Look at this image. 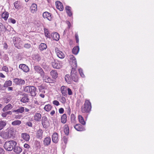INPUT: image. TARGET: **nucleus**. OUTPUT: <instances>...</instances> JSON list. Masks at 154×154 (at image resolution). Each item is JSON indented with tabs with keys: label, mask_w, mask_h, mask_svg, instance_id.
Listing matches in <instances>:
<instances>
[{
	"label": "nucleus",
	"mask_w": 154,
	"mask_h": 154,
	"mask_svg": "<svg viewBox=\"0 0 154 154\" xmlns=\"http://www.w3.org/2000/svg\"><path fill=\"white\" fill-rule=\"evenodd\" d=\"M91 109V103L88 100H86L85 103L81 108L82 112L83 113H87L90 112Z\"/></svg>",
	"instance_id": "1"
},
{
	"label": "nucleus",
	"mask_w": 154,
	"mask_h": 154,
	"mask_svg": "<svg viewBox=\"0 0 154 154\" xmlns=\"http://www.w3.org/2000/svg\"><path fill=\"white\" fill-rule=\"evenodd\" d=\"M17 143L14 140H11L6 142L4 144V148L8 151H11L16 146Z\"/></svg>",
	"instance_id": "2"
},
{
	"label": "nucleus",
	"mask_w": 154,
	"mask_h": 154,
	"mask_svg": "<svg viewBox=\"0 0 154 154\" xmlns=\"http://www.w3.org/2000/svg\"><path fill=\"white\" fill-rule=\"evenodd\" d=\"M36 88L33 86H28L24 88V91L26 92L29 93L31 96H35L36 94Z\"/></svg>",
	"instance_id": "3"
},
{
	"label": "nucleus",
	"mask_w": 154,
	"mask_h": 154,
	"mask_svg": "<svg viewBox=\"0 0 154 154\" xmlns=\"http://www.w3.org/2000/svg\"><path fill=\"white\" fill-rule=\"evenodd\" d=\"M71 75L72 80L74 81L77 82L78 81V75H77V72L75 70V69L73 68H72L71 73Z\"/></svg>",
	"instance_id": "4"
},
{
	"label": "nucleus",
	"mask_w": 154,
	"mask_h": 154,
	"mask_svg": "<svg viewBox=\"0 0 154 154\" xmlns=\"http://www.w3.org/2000/svg\"><path fill=\"white\" fill-rule=\"evenodd\" d=\"M63 63L62 62L58 60H54L52 63V65L54 68L59 69L62 66Z\"/></svg>",
	"instance_id": "5"
},
{
	"label": "nucleus",
	"mask_w": 154,
	"mask_h": 154,
	"mask_svg": "<svg viewBox=\"0 0 154 154\" xmlns=\"http://www.w3.org/2000/svg\"><path fill=\"white\" fill-rule=\"evenodd\" d=\"M42 123L44 128H47L49 126V123L48 121L47 118L45 116H44L42 117Z\"/></svg>",
	"instance_id": "6"
},
{
	"label": "nucleus",
	"mask_w": 154,
	"mask_h": 154,
	"mask_svg": "<svg viewBox=\"0 0 154 154\" xmlns=\"http://www.w3.org/2000/svg\"><path fill=\"white\" fill-rule=\"evenodd\" d=\"M37 9V5L35 3H32L30 7L29 10L31 13L34 14L36 13Z\"/></svg>",
	"instance_id": "7"
},
{
	"label": "nucleus",
	"mask_w": 154,
	"mask_h": 154,
	"mask_svg": "<svg viewBox=\"0 0 154 154\" xmlns=\"http://www.w3.org/2000/svg\"><path fill=\"white\" fill-rule=\"evenodd\" d=\"M55 51L57 56L61 59H63L65 57V55L61 51H60L57 48H55Z\"/></svg>",
	"instance_id": "8"
},
{
	"label": "nucleus",
	"mask_w": 154,
	"mask_h": 154,
	"mask_svg": "<svg viewBox=\"0 0 154 154\" xmlns=\"http://www.w3.org/2000/svg\"><path fill=\"white\" fill-rule=\"evenodd\" d=\"M19 68L26 72H29V69L28 66L25 64H20L19 66Z\"/></svg>",
	"instance_id": "9"
},
{
	"label": "nucleus",
	"mask_w": 154,
	"mask_h": 154,
	"mask_svg": "<svg viewBox=\"0 0 154 154\" xmlns=\"http://www.w3.org/2000/svg\"><path fill=\"white\" fill-rule=\"evenodd\" d=\"M42 76H41L43 78L44 81L47 83H51L52 82V80L49 76L46 74H43Z\"/></svg>",
	"instance_id": "10"
},
{
	"label": "nucleus",
	"mask_w": 154,
	"mask_h": 154,
	"mask_svg": "<svg viewBox=\"0 0 154 154\" xmlns=\"http://www.w3.org/2000/svg\"><path fill=\"white\" fill-rule=\"evenodd\" d=\"M14 82L16 85H23L25 83V81L24 80L19 79L18 78H15L14 79Z\"/></svg>",
	"instance_id": "11"
},
{
	"label": "nucleus",
	"mask_w": 154,
	"mask_h": 154,
	"mask_svg": "<svg viewBox=\"0 0 154 154\" xmlns=\"http://www.w3.org/2000/svg\"><path fill=\"white\" fill-rule=\"evenodd\" d=\"M34 69L36 72L40 74L41 76H42V75L44 74L43 69L40 66H35L34 67Z\"/></svg>",
	"instance_id": "12"
},
{
	"label": "nucleus",
	"mask_w": 154,
	"mask_h": 154,
	"mask_svg": "<svg viewBox=\"0 0 154 154\" xmlns=\"http://www.w3.org/2000/svg\"><path fill=\"white\" fill-rule=\"evenodd\" d=\"M69 57L70 62H72L74 64L73 65V66L74 67H76L77 66V63L75 57L73 55H71L69 56Z\"/></svg>",
	"instance_id": "13"
},
{
	"label": "nucleus",
	"mask_w": 154,
	"mask_h": 154,
	"mask_svg": "<svg viewBox=\"0 0 154 154\" xmlns=\"http://www.w3.org/2000/svg\"><path fill=\"white\" fill-rule=\"evenodd\" d=\"M43 16L44 18H46L49 20H51L52 19L51 14L47 12H44L43 14Z\"/></svg>",
	"instance_id": "14"
},
{
	"label": "nucleus",
	"mask_w": 154,
	"mask_h": 154,
	"mask_svg": "<svg viewBox=\"0 0 154 154\" xmlns=\"http://www.w3.org/2000/svg\"><path fill=\"white\" fill-rule=\"evenodd\" d=\"M52 138L54 143H57L59 140L58 134L56 133H54L52 135Z\"/></svg>",
	"instance_id": "15"
},
{
	"label": "nucleus",
	"mask_w": 154,
	"mask_h": 154,
	"mask_svg": "<svg viewBox=\"0 0 154 154\" xmlns=\"http://www.w3.org/2000/svg\"><path fill=\"white\" fill-rule=\"evenodd\" d=\"M8 132L11 138L14 136L16 133V131L14 129L11 128L8 130Z\"/></svg>",
	"instance_id": "16"
},
{
	"label": "nucleus",
	"mask_w": 154,
	"mask_h": 154,
	"mask_svg": "<svg viewBox=\"0 0 154 154\" xmlns=\"http://www.w3.org/2000/svg\"><path fill=\"white\" fill-rule=\"evenodd\" d=\"M56 6L57 8L60 11H62L63 7L62 3L60 1H57L56 2Z\"/></svg>",
	"instance_id": "17"
},
{
	"label": "nucleus",
	"mask_w": 154,
	"mask_h": 154,
	"mask_svg": "<svg viewBox=\"0 0 154 154\" xmlns=\"http://www.w3.org/2000/svg\"><path fill=\"white\" fill-rule=\"evenodd\" d=\"M51 36L52 38L56 41H58L60 38L59 35L57 32H54L52 33Z\"/></svg>",
	"instance_id": "18"
},
{
	"label": "nucleus",
	"mask_w": 154,
	"mask_h": 154,
	"mask_svg": "<svg viewBox=\"0 0 154 154\" xmlns=\"http://www.w3.org/2000/svg\"><path fill=\"white\" fill-rule=\"evenodd\" d=\"M21 136L22 138L26 141H28L29 139V136L26 133H22Z\"/></svg>",
	"instance_id": "19"
},
{
	"label": "nucleus",
	"mask_w": 154,
	"mask_h": 154,
	"mask_svg": "<svg viewBox=\"0 0 154 154\" xmlns=\"http://www.w3.org/2000/svg\"><path fill=\"white\" fill-rule=\"evenodd\" d=\"M75 128L78 131H82L84 130V128L80 124H76L74 126Z\"/></svg>",
	"instance_id": "20"
},
{
	"label": "nucleus",
	"mask_w": 154,
	"mask_h": 154,
	"mask_svg": "<svg viewBox=\"0 0 154 154\" xmlns=\"http://www.w3.org/2000/svg\"><path fill=\"white\" fill-rule=\"evenodd\" d=\"M42 117L41 114L39 113H36L34 116V120L35 121H40Z\"/></svg>",
	"instance_id": "21"
},
{
	"label": "nucleus",
	"mask_w": 154,
	"mask_h": 154,
	"mask_svg": "<svg viewBox=\"0 0 154 154\" xmlns=\"http://www.w3.org/2000/svg\"><path fill=\"white\" fill-rule=\"evenodd\" d=\"M43 131L41 129H39L37 132L36 134V136L38 138L41 139L42 137Z\"/></svg>",
	"instance_id": "22"
},
{
	"label": "nucleus",
	"mask_w": 154,
	"mask_h": 154,
	"mask_svg": "<svg viewBox=\"0 0 154 154\" xmlns=\"http://www.w3.org/2000/svg\"><path fill=\"white\" fill-rule=\"evenodd\" d=\"M51 141L50 138L49 137H46L44 140V144L45 146H48L50 144Z\"/></svg>",
	"instance_id": "23"
},
{
	"label": "nucleus",
	"mask_w": 154,
	"mask_h": 154,
	"mask_svg": "<svg viewBox=\"0 0 154 154\" xmlns=\"http://www.w3.org/2000/svg\"><path fill=\"white\" fill-rule=\"evenodd\" d=\"M68 88L65 86H62L61 88V91L62 94L64 96L66 94Z\"/></svg>",
	"instance_id": "24"
},
{
	"label": "nucleus",
	"mask_w": 154,
	"mask_h": 154,
	"mask_svg": "<svg viewBox=\"0 0 154 154\" xmlns=\"http://www.w3.org/2000/svg\"><path fill=\"white\" fill-rule=\"evenodd\" d=\"M65 79L66 82L69 84L71 83L72 80L69 75V74L66 75L65 77Z\"/></svg>",
	"instance_id": "25"
},
{
	"label": "nucleus",
	"mask_w": 154,
	"mask_h": 154,
	"mask_svg": "<svg viewBox=\"0 0 154 154\" xmlns=\"http://www.w3.org/2000/svg\"><path fill=\"white\" fill-rule=\"evenodd\" d=\"M24 107H20L17 110H14L13 111V112H16L17 113H22L24 112Z\"/></svg>",
	"instance_id": "26"
},
{
	"label": "nucleus",
	"mask_w": 154,
	"mask_h": 154,
	"mask_svg": "<svg viewBox=\"0 0 154 154\" xmlns=\"http://www.w3.org/2000/svg\"><path fill=\"white\" fill-rule=\"evenodd\" d=\"M29 100L27 95L25 94L24 95L23 97L21 98L20 100L22 102L25 103L28 102Z\"/></svg>",
	"instance_id": "27"
},
{
	"label": "nucleus",
	"mask_w": 154,
	"mask_h": 154,
	"mask_svg": "<svg viewBox=\"0 0 154 154\" xmlns=\"http://www.w3.org/2000/svg\"><path fill=\"white\" fill-rule=\"evenodd\" d=\"M12 108V106L10 104H9L6 106L2 110L3 112H5L8 110L11 109Z\"/></svg>",
	"instance_id": "28"
},
{
	"label": "nucleus",
	"mask_w": 154,
	"mask_h": 154,
	"mask_svg": "<svg viewBox=\"0 0 154 154\" xmlns=\"http://www.w3.org/2000/svg\"><path fill=\"white\" fill-rule=\"evenodd\" d=\"M13 149L14 151L17 154L20 153L22 150V149L19 146L15 147Z\"/></svg>",
	"instance_id": "29"
},
{
	"label": "nucleus",
	"mask_w": 154,
	"mask_h": 154,
	"mask_svg": "<svg viewBox=\"0 0 154 154\" xmlns=\"http://www.w3.org/2000/svg\"><path fill=\"white\" fill-rule=\"evenodd\" d=\"M79 47L78 46L75 47L72 50V52L74 54L76 55L77 54L79 51Z\"/></svg>",
	"instance_id": "30"
},
{
	"label": "nucleus",
	"mask_w": 154,
	"mask_h": 154,
	"mask_svg": "<svg viewBox=\"0 0 154 154\" xmlns=\"http://www.w3.org/2000/svg\"><path fill=\"white\" fill-rule=\"evenodd\" d=\"M66 114H63L61 117V122L65 124L66 122Z\"/></svg>",
	"instance_id": "31"
},
{
	"label": "nucleus",
	"mask_w": 154,
	"mask_h": 154,
	"mask_svg": "<svg viewBox=\"0 0 154 154\" xmlns=\"http://www.w3.org/2000/svg\"><path fill=\"white\" fill-rule=\"evenodd\" d=\"M65 9L66 11V12L68 15L69 16H71L72 13L71 11V8L69 6H66V7Z\"/></svg>",
	"instance_id": "32"
},
{
	"label": "nucleus",
	"mask_w": 154,
	"mask_h": 154,
	"mask_svg": "<svg viewBox=\"0 0 154 154\" xmlns=\"http://www.w3.org/2000/svg\"><path fill=\"white\" fill-rule=\"evenodd\" d=\"M8 132L7 131L5 132L2 133L1 134V136L4 138L8 139L10 138Z\"/></svg>",
	"instance_id": "33"
},
{
	"label": "nucleus",
	"mask_w": 154,
	"mask_h": 154,
	"mask_svg": "<svg viewBox=\"0 0 154 154\" xmlns=\"http://www.w3.org/2000/svg\"><path fill=\"white\" fill-rule=\"evenodd\" d=\"M50 74L52 77L54 79L56 78L57 77V73L55 70L51 71L50 72Z\"/></svg>",
	"instance_id": "34"
},
{
	"label": "nucleus",
	"mask_w": 154,
	"mask_h": 154,
	"mask_svg": "<svg viewBox=\"0 0 154 154\" xmlns=\"http://www.w3.org/2000/svg\"><path fill=\"white\" fill-rule=\"evenodd\" d=\"M8 14L7 12H3L2 15V17L5 20H6L8 19Z\"/></svg>",
	"instance_id": "35"
},
{
	"label": "nucleus",
	"mask_w": 154,
	"mask_h": 154,
	"mask_svg": "<svg viewBox=\"0 0 154 154\" xmlns=\"http://www.w3.org/2000/svg\"><path fill=\"white\" fill-rule=\"evenodd\" d=\"M78 119L79 122L82 124L85 125V122L84 120L83 117L81 115H79L78 116Z\"/></svg>",
	"instance_id": "36"
},
{
	"label": "nucleus",
	"mask_w": 154,
	"mask_h": 154,
	"mask_svg": "<svg viewBox=\"0 0 154 154\" xmlns=\"http://www.w3.org/2000/svg\"><path fill=\"white\" fill-rule=\"evenodd\" d=\"M52 106L48 104L45 106L44 109L46 111L49 112L52 109Z\"/></svg>",
	"instance_id": "37"
},
{
	"label": "nucleus",
	"mask_w": 154,
	"mask_h": 154,
	"mask_svg": "<svg viewBox=\"0 0 154 154\" xmlns=\"http://www.w3.org/2000/svg\"><path fill=\"white\" fill-rule=\"evenodd\" d=\"M75 116L74 114H72L71 115V123L75 124L76 122Z\"/></svg>",
	"instance_id": "38"
},
{
	"label": "nucleus",
	"mask_w": 154,
	"mask_h": 154,
	"mask_svg": "<svg viewBox=\"0 0 154 154\" xmlns=\"http://www.w3.org/2000/svg\"><path fill=\"white\" fill-rule=\"evenodd\" d=\"M6 122L5 121H0V130H2L6 125Z\"/></svg>",
	"instance_id": "39"
},
{
	"label": "nucleus",
	"mask_w": 154,
	"mask_h": 154,
	"mask_svg": "<svg viewBox=\"0 0 154 154\" xmlns=\"http://www.w3.org/2000/svg\"><path fill=\"white\" fill-rule=\"evenodd\" d=\"M12 84V82L11 81L9 80L6 81L4 85V87H8L11 86Z\"/></svg>",
	"instance_id": "40"
},
{
	"label": "nucleus",
	"mask_w": 154,
	"mask_h": 154,
	"mask_svg": "<svg viewBox=\"0 0 154 154\" xmlns=\"http://www.w3.org/2000/svg\"><path fill=\"white\" fill-rule=\"evenodd\" d=\"M47 48L46 45L44 43L41 44L39 46V49L41 51H43Z\"/></svg>",
	"instance_id": "41"
},
{
	"label": "nucleus",
	"mask_w": 154,
	"mask_h": 154,
	"mask_svg": "<svg viewBox=\"0 0 154 154\" xmlns=\"http://www.w3.org/2000/svg\"><path fill=\"white\" fill-rule=\"evenodd\" d=\"M64 132L66 135H68L69 133V128L68 126L65 125L64 129Z\"/></svg>",
	"instance_id": "42"
},
{
	"label": "nucleus",
	"mask_w": 154,
	"mask_h": 154,
	"mask_svg": "<svg viewBox=\"0 0 154 154\" xmlns=\"http://www.w3.org/2000/svg\"><path fill=\"white\" fill-rule=\"evenodd\" d=\"M44 31L45 36L47 38H50V35L48 29L44 28Z\"/></svg>",
	"instance_id": "43"
},
{
	"label": "nucleus",
	"mask_w": 154,
	"mask_h": 154,
	"mask_svg": "<svg viewBox=\"0 0 154 154\" xmlns=\"http://www.w3.org/2000/svg\"><path fill=\"white\" fill-rule=\"evenodd\" d=\"M21 123V121L20 120H16L12 122V124L13 125H20Z\"/></svg>",
	"instance_id": "44"
},
{
	"label": "nucleus",
	"mask_w": 154,
	"mask_h": 154,
	"mask_svg": "<svg viewBox=\"0 0 154 154\" xmlns=\"http://www.w3.org/2000/svg\"><path fill=\"white\" fill-rule=\"evenodd\" d=\"M14 5L16 9H19L20 8V6L19 5V2L18 1H16L14 3Z\"/></svg>",
	"instance_id": "45"
},
{
	"label": "nucleus",
	"mask_w": 154,
	"mask_h": 154,
	"mask_svg": "<svg viewBox=\"0 0 154 154\" xmlns=\"http://www.w3.org/2000/svg\"><path fill=\"white\" fill-rule=\"evenodd\" d=\"M14 44H19L21 41L20 38L17 37L15 38V39H14Z\"/></svg>",
	"instance_id": "46"
},
{
	"label": "nucleus",
	"mask_w": 154,
	"mask_h": 154,
	"mask_svg": "<svg viewBox=\"0 0 154 154\" xmlns=\"http://www.w3.org/2000/svg\"><path fill=\"white\" fill-rule=\"evenodd\" d=\"M5 29H6L5 27L1 23H0V32L3 31Z\"/></svg>",
	"instance_id": "47"
},
{
	"label": "nucleus",
	"mask_w": 154,
	"mask_h": 154,
	"mask_svg": "<svg viewBox=\"0 0 154 154\" xmlns=\"http://www.w3.org/2000/svg\"><path fill=\"white\" fill-rule=\"evenodd\" d=\"M79 71L80 76L82 78H84L85 77V75L83 73V70L81 69H79Z\"/></svg>",
	"instance_id": "48"
},
{
	"label": "nucleus",
	"mask_w": 154,
	"mask_h": 154,
	"mask_svg": "<svg viewBox=\"0 0 154 154\" xmlns=\"http://www.w3.org/2000/svg\"><path fill=\"white\" fill-rule=\"evenodd\" d=\"M8 21L9 22L13 24H14L16 23L15 20L11 18H9Z\"/></svg>",
	"instance_id": "49"
},
{
	"label": "nucleus",
	"mask_w": 154,
	"mask_h": 154,
	"mask_svg": "<svg viewBox=\"0 0 154 154\" xmlns=\"http://www.w3.org/2000/svg\"><path fill=\"white\" fill-rule=\"evenodd\" d=\"M2 70L7 72H8V68L6 66H4L2 68Z\"/></svg>",
	"instance_id": "50"
},
{
	"label": "nucleus",
	"mask_w": 154,
	"mask_h": 154,
	"mask_svg": "<svg viewBox=\"0 0 154 154\" xmlns=\"http://www.w3.org/2000/svg\"><path fill=\"white\" fill-rule=\"evenodd\" d=\"M62 140L65 144H66L68 141V139L66 137H64L62 138Z\"/></svg>",
	"instance_id": "51"
},
{
	"label": "nucleus",
	"mask_w": 154,
	"mask_h": 154,
	"mask_svg": "<svg viewBox=\"0 0 154 154\" xmlns=\"http://www.w3.org/2000/svg\"><path fill=\"white\" fill-rule=\"evenodd\" d=\"M53 103L54 104L57 106H58L60 104L59 102L58 101L56 100H54L53 101Z\"/></svg>",
	"instance_id": "52"
},
{
	"label": "nucleus",
	"mask_w": 154,
	"mask_h": 154,
	"mask_svg": "<svg viewBox=\"0 0 154 154\" xmlns=\"http://www.w3.org/2000/svg\"><path fill=\"white\" fill-rule=\"evenodd\" d=\"M67 90L68 91V94L69 95H71L72 94V91L71 90L70 88H68Z\"/></svg>",
	"instance_id": "53"
},
{
	"label": "nucleus",
	"mask_w": 154,
	"mask_h": 154,
	"mask_svg": "<svg viewBox=\"0 0 154 154\" xmlns=\"http://www.w3.org/2000/svg\"><path fill=\"white\" fill-rule=\"evenodd\" d=\"M59 112L60 114H62L64 112V109L63 108H60L59 109Z\"/></svg>",
	"instance_id": "54"
},
{
	"label": "nucleus",
	"mask_w": 154,
	"mask_h": 154,
	"mask_svg": "<svg viewBox=\"0 0 154 154\" xmlns=\"http://www.w3.org/2000/svg\"><path fill=\"white\" fill-rule=\"evenodd\" d=\"M24 47L25 48H29L30 47V45L28 43L25 44L24 45Z\"/></svg>",
	"instance_id": "55"
},
{
	"label": "nucleus",
	"mask_w": 154,
	"mask_h": 154,
	"mask_svg": "<svg viewBox=\"0 0 154 154\" xmlns=\"http://www.w3.org/2000/svg\"><path fill=\"white\" fill-rule=\"evenodd\" d=\"M3 47H4V48L6 49H7L8 45H7L6 43H4Z\"/></svg>",
	"instance_id": "56"
},
{
	"label": "nucleus",
	"mask_w": 154,
	"mask_h": 154,
	"mask_svg": "<svg viewBox=\"0 0 154 154\" xmlns=\"http://www.w3.org/2000/svg\"><path fill=\"white\" fill-rule=\"evenodd\" d=\"M24 147L28 149L29 148V146L28 144L25 143L24 145Z\"/></svg>",
	"instance_id": "57"
},
{
	"label": "nucleus",
	"mask_w": 154,
	"mask_h": 154,
	"mask_svg": "<svg viewBox=\"0 0 154 154\" xmlns=\"http://www.w3.org/2000/svg\"><path fill=\"white\" fill-rule=\"evenodd\" d=\"M26 124L29 127H32V124L30 122H27Z\"/></svg>",
	"instance_id": "58"
},
{
	"label": "nucleus",
	"mask_w": 154,
	"mask_h": 154,
	"mask_svg": "<svg viewBox=\"0 0 154 154\" xmlns=\"http://www.w3.org/2000/svg\"><path fill=\"white\" fill-rule=\"evenodd\" d=\"M4 153V149L0 148V154H3Z\"/></svg>",
	"instance_id": "59"
},
{
	"label": "nucleus",
	"mask_w": 154,
	"mask_h": 154,
	"mask_svg": "<svg viewBox=\"0 0 154 154\" xmlns=\"http://www.w3.org/2000/svg\"><path fill=\"white\" fill-rule=\"evenodd\" d=\"M7 114L6 113V112H4V113H2V117H5L7 115Z\"/></svg>",
	"instance_id": "60"
},
{
	"label": "nucleus",
	"mask_w": 154,
	"mask_h": 154,
	"mask_svg": "<svg viewBox=\"0 0 154 154\" xmlns=\"http://www.w3.org/2000/svg\"><path fill=\"white\" fill-rule=\"evenodd\" d=\"M55 113V111L54 110H52L51 112H50V114L51 116H52L54 115V114Z\"/></svg>",
	"instance_id": "61"
},
{
	"label": "nucleus",
	"mask_w": 154,
	"mask_h": 154,
	"mask_svg": "<svg viewBox=\"0 0 154 154\" xmlns=\"http://www.w3.org/2000/svg\"><path fill=\"white\" fill-rule=\"evenodd\" d=\"M66 23L68 25V27L69 28H70L71 26L70 23L68 21H66Z\"/></svg>",
	"instance_id": "62"
},
{
	"label": "nucleus",
	"mask_w": 154,
	"mask_h": 154,
	"mask_svg": "<svg viewBox=\"0 0 154 154\" xmlns=\"http://www.w3.org/2000/svg\"><path fill=\"white\" fill-rule=\"evenodd\" d=\"M0 77L2 78L5 77V76L2 73H0Z\"/></svg>",
	"instance_id": "63"
},
{
	"label": "nucleus",
	"mask_w": 154,
	"mask_h": 154,
	"mask_svg": "<svg viewBox=\"0 0 154 154\" xmlns=\"http://www.w3.org/2000/svg\"><path fill=\"white\" fill-rule=\"evenodd\" d=\"M13 90V88L11 87H9L8 88V90L9 91H12Z\"/></svg>",
	"instance_id": "64"
}]
</instances>
